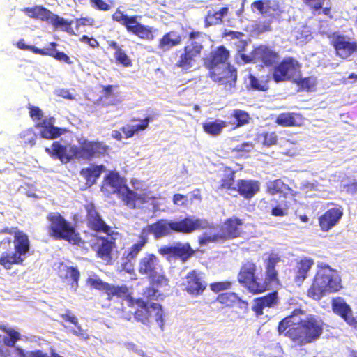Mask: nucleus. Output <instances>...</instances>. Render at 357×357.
Wrapping results in <instances>:
<instances>
[{
    "label": "nucleus",
    "mask_w": 357,
    "mask_h": 357,
    "mask_svg": "<svg viewBox=\"0 0 357 357\" xmlns=\"http://www.w3.org/2000/svg\"><path fill=\"white\" fill-rule=\"evenodd\" d=\"M207 227V222L198 218L188 215L180 220L159 219L143 227L139 235V241L126 250L120 258L122 271L132 273L136 259L149 241V235L153 234L159 239L172 233L191 234L195 231Z\"/></svg>",
    "instance_id": "f257e3e1"
},
{
    "label": "nucleus",
    "mask_w": 357,
    "mask_h": 357,
    "mask_svg": "<svg viewBox=\"0 0 357 357\" xmlns=\"http://www.w3.org/2000/svg\"><path fill=\"white\" fill-rule=\"evenodd\" d=\"M281 261L280 256L271 252L264 259V278L257 273V265L253 259H245L240 266L237 275L238 282L252 295L262 294L270 289L273 284L279 283L278 272L275 268Z\"/></svg>",
    "instance_id": "f03ea898"
},
{
    "label": "nucleus",
    "mask_w": 357,
    "mask_h": 357,
    "mask_svg": "<svg viewBox=\"0 0 357 357\" xmlns=\"http://www.w3.org/2000/svg\"><path fill=\"white\" fill-rule=\"evenodd\" d=\"M304 312L299 308L294 310L278 324V332L301 347L316 341L323 333V323L313 315L302 319Z\"/></svg>",
    "instance_id": "7ed1b4c3"
},
{
    "label": "nucleus",
    "mask_w": 357,
    "mask_h": 357,
    "mask_svg": "<svg viewBox=\"0 0 357 357\" xmlns=\"http://www.w3.org/2000/svg\"><path fill=\"white\" fill-rule=\"evenodd\" d=\"M109 150V146L105 142L88 139L80 142L79 146L73 145L69 149L59 141H54L51 147L45 149L50 156L59 160L63 164L70 162L74 158L90 161L95 158L104 157L108 154Z\"/></svg>",
    "instance_id": "20e7f679"
},
{
    "label": "nucleus",
    "mask_w": 357,
    "mask_h": 357,
    "mask_svg": "<svg viewBox=\"0 0 357 357\" xmlns=\"http://www.w3.org/2000/svg\"><path fill=\"white\" fill-rule=\"evenodd\" d=\"M122 315L125 319L133 317L137 321L149 325L153 316L160 328L164 325V312L162 305L158 303H148L141 298H134L128 307H122Z\"/></svg>",
    "instance_id": "39448f33"
},
{
    "label": "nucleus",
    "mask_w": 357,
    "mask_h": 357,
    "mask_svg": "<svg viewBox=\"0 0 357 357\" xmlns=\"http://www.w3.org/2000/svg\"><path fill=\"white\" fill-rule=\"evenodd\" d=\"M47 229L50 236L56 240H64L72 245H80L83 241L75 227L61 213L51 212L47 215Z\"/></svg>",
    "instance_id": "423d86ee"
},
{
    "label": "nucleus",
    "mask_w": 357,
    "mask_h": 357,
    "mask_svg": "<svg viewBox=\"0 0 357 357\" xmlns=\"http://www.w3.org/2000/svg\"><path fill=\"white\" fill-rule=\"evenodd\" d=\"M266 191L270 195H279L278 199H274L275 206L271 211L275 217H283L287 214L291 201L295 200L296 192L281 178H276L266 184Z\"/></svg>",
    "instance_id": "0eeeda50"
},
{
    "label": "nucleus",
    "mask_w": 357,
    "mask_h": 357,
    "mask_svg": "<svg viewBox=\"0 0 357 357\" xmlns=\"http://www.w3.org/2000/svg\"><path fill=\"white\" fill-rule=\"evenodd\" d=\"M137 271L139 275L145 276L153 284H162L169 280L159 258L153 253H146L139 259Z\"/></svg>",
    "instance_id": "6e6552de"
},
{
    "label": "nucleus",
    "mask_w": 357,
    "mask_h": 357,
    "mask_svg": "<svg viewBox=\"0 0 357 357\" xmlns=\"http://www.w3.org/2000/svg\"><path fill=\"white\" fill-rule=\"evenodd\" d=\"M86 283L91 287L104 291L107 295L108 301H111L114 297L116 298L123 299L126 303V306L130 304L134 299L132 293L130 291L129 288L125 285H114L107 282L102 281L97 275L94 277H89L86 280Z\"/></svg>",
    "instance_id": "1a4fd4ad"
},
{
    "label": "nucleus",
    "mask_w": 357,
    "mask_h": 357,
    "mask_svg": "<svg viewBox=\"0 0 357 357\" xmlns=\"http://www.w3.org/2000/svg\"><path fill=\"white\" fill-rule=\"evenodd\" d=\"M271 72V79L275 83L293 82L301 72V64L292 56H285L273 66Z\"/></svg>",
    "instance_id": "9d476101"
},
{
    "label": "nucleus",
    "mask_w": 357,
    "mask_h": 357,
    "mask_svg": "<svg viewBox=\"0 0 357 357\" xmlns=\"http://www.w3.org/2000/svg\"><path fill=\"white\" fill-rule=\"evenodd\" d=\"M240 57L245 63H253L270 68L279 61L280 54L268 45H259L254 47L249 54L241 53Z\"/></svg>",
    "instance_id": "9b49d317"
},
{
    "label": "nucleus",
    "mask_w": 357,
    "mask_h": 357,
    "mask_svg": "<svg viewBox=\"0 0 357 357\" xmlns=\"http://www.w3.org/2000/svg\"><path fill=\"white\" fill-rule=\"evenodd\" d=\"M314 276L328 294H335L342 289L340 275L328 264L319 265Z\"/></svg>",
    "instance_id": "f8f14e48"
},
{
    "label": "nucleus",
    "mask_w": 357,
    "mask_h": 357,
    "mask_svg": "<svg viewBox=\"0 0 357 357\" xmlns=\"http://www.w3.org/2000/svg\"><path fill=\"white\" fill-rule=\"evenodd\" d=\"M208 77L213 82L223 86L225 90L231 91L236 88L237 70L227 63L208 71Z\"/></svg>",
    "instance_id": "ddd939ff"
},
{
    "label": "nucleus",
    "mask_w": 357,
    "mask_h": 357,
    "mask_svg": "<svg viewBox=\"0 0 357 357\" xmlns=\"http://www.w3.org/2000/svg\"><path fill=\"white\" fill-rule=\"evenodd\" d=\"M330 43L335 50L337 56L347 59L352 54L357 53V42L351 40L348 36L335 31L328 36Z\"/></svg>",
    "instance_id": "4468645a"
},
{
    "label": "nucleus",
    "mask_w": 357,
    "mask_h": 357,
    "mask_svg": "<svg viewBox=\"0 0 357 357\" xmlns=\"http://www.w3.org/2000/svg\"><path fill=\"white\" fill-rule=\"evenodd\" d=\"M202 50L203 45L202 43L195 40H191L184 46L182 53L175 63V66L182 70H190L197 63Z\"/></svg>",
    "instance_id": "2eb2a0df"
},
{
    "label": "nucleus",
    "mask_w": 357,
    "mask_h": 357,
    "mask_svg": "<svg viewBox=\"0 0 357 357\" xmlns=\"http://www.w3.org/2000/svg\"><path fill=\"white\" fill-rule=\"evenodd\" d=\"M182 285L183 291L192 296L202 295L206 289V282L204 274L200 271L193 269L189 271L183 278Z\"/></svg>",
    "instance_id": "dca6fc26"
},
{
    "label": "nucleus",
    "mask_w": 357,
    "mask_h": 357,
    "mask_svg": "<svg viewBox=\"0 0 357 357\" xmlns=\"http://www.w3.org/2000/svg\"><path fill=\"white\" fill-rule=\"evenodd\" d=\"M158 253L167 258L178 259L183 262L186 261L195 254L189 243H182L176 242L172 245H163L160 247Z\"/></svg>",
    "instance_id": "f3484780"
},
{
    "label": "nucleus",
    "mask_w": 357,
    "mask_h": 357,
    "mask_svg": "<svg viewBox=\"0 0 357 357\" xmlns=\"http://www.w3.org/2000/svg\"><path fill=\"white\" fill-rule=\"evenodd\" d=\"M243 220L236 216L227 218L219 227L218 234L222 242L241 236Z\"/></svg>",
    "instance_id": "a211bd4d"
},
{
    "label": "nucleus",
    "mask_w": 357,
    "mask_h": 357,
    "mask_svg": "<svg viewBox=\"0 0 357 357\" xmlns=\"http://www.w3.org/2000/svg\"><path fill=\"white\" fill-rule=\"evenodd\" d=\"M138 18H140V16L128 15L123 24L127 31L137 36L142 40H153L155 38L153 29L139 22Z\"/></svg>",
    "instance_id": "6ab92c4d"
},
{
    "label": "nucleus",
    "mask_w": 357,
    "mask_h": 357,
    "mask_svg": "<svg viewBox=\"0 0 357 357\" xmlns=\"http://www.w3.org/2000/svg\"><path fill=\"white\" fill-rule=\"evenodd\" d=\"M84 208L86 211V220L88 228L96 232L109 234L111 231L110 226L102 219L94 204L92 203L86 204Z\"/></svg>",
    "instance_id": "aec40b11"
},
{
    "label": "nucleus",
    "mask_w": 357,
    "mask_h": 357,
    "mask_svg": "<svg viewBox=\"0 0 357 357\" xmlns=\"http://www.w3.org/2000/svg\"><path fill=\"white\" fill-rule=\"evenodd\" d=\"M126 179L116 171H109L102 181L100 190L107 196L117 195L126 185Z\"/></svg>",
    "instance_id": "412c9836"
},
{
    "label": "nucleus",
    "mask_w": 357,
    "mask_h": 357,
    "mask_svg": "<svg viewBox=\"0 0 357 357\" xmlns=\"http://www.w3.org/2000/svg\"><path fill=\"white\" fill-rule=\"evenodd\" d=\"M250 8L253 13L271 19L279 17L282 12L280 3L275 0H256L251 3Z\"/></svg>",
    "instance_id": "4be33fe9"
},
{
    "label": "nucleus",
    "mask_w": 357,
    "mask_h": 357,
    "mask_svg": "<svg viewBox=\"0 0 357 357\" xmlns=\"http://www.w3.org/2000/svg\"><path fill=\"white\" fill-rule=\"evenodd\" d=\"M229 57V51L224 45H220L204 57L203 65L210 71L229 63L227 62Z\"/></svg>",
    "instance_id": "5701e85b"
},
{
    "label": "nucleus",
    "mask_w": 357,
    "mask_h": 357,
    "mask_svg": "<svg viewBox=\"0 0 357 357\" xmlns=\"http://www.w3.org/2000/svg\"><path fill=\"white\" fill-rule=\"evenodd\" d=\"M96 244V257L105 261L106 264H112V253L116 248L115 238L113 237L98 236Z\"/></svg>",
    "instance_id": "b1692460"
},
{
    "label": "nucleus",
    "mask_w": 357,
    "mask_h": 357,
    "mask_svg": "<svg viewBox=\"0 0 357 357\" xmlns=\"http://www.w3.org/2000/svg\"><path fill=\"white\" fill-rule=\"evenodd\" d=\"M29 15L35 19H40L51 24L55 29H59V25L63 24V17L52 13L50 10L43 6H35L26 8L24 10Z\"/></svg>",
    "instance_id": "393cba45"
},
{
    "label": "nucleus",
    "mask_w": 357,
    "mask_h": 357,
    "mask_svg": "<svg viewBox=\"0 0 357 357\" xmlns=\"http://www.w3.org/2000/svg\"><path fill=\"white\" fill-rule=\"evenodd\" d=\"M333 312L340 317L347 324L357 327V319L353 316L351 307L342 297H336L331 300Z\"/></svg>",
    "instance_id": "a878e982"
},
{
    "label": "nucleus",
    "mask_w": 357,
    "mask_h": 357,
    "mask_svg": "<svg viewBox=\"0 0 357 357\" xmlns=\"http://www.w3.org/2000/svg\"><path fill=\"white\" fill-rule=\"evenodd\" d=\"M343 215L340 207H333L326 210L319 218V225L322 231H328L335 227Z\"/></svg>",
    "instance_id": "bb28decb"
},
{
    "label": "nucleus",
    "mask_w": 357,
    "mask_h": 357,
    "mask_svg": "<svg viewBox=\"0 0 357 357\" xmlns=\"http://www.w3.org/2000/svg\"><path fill=\"white\" fill-rule=\"evenodd\" d=\"M260 190V183L252 179H239L236 183V188L238 195L245 199H251Z\"/></svg>",
    "instance_id": "cd10ccee"
},
{
    "label": "nucleus",
    "mask_w": 357,
    "mask_h": 357,
    "mask_svg": "<svg viewBox=\"0 0 357 357\" xmlns=\"http://www.w3.org/2000/svg\"><path fill=\"white\" fill-rule=\"evenodd\" d=\"M215 302L220 303L222 308H231L236 305L240 308L247 309L248 303L243 300L236 292L228 291L219 294Z\"/></svg>",
    "instance_id": "c85d7f7f"
},
{
    "label": "nucleus",
    "mask_w": 357,
    "mask_h": 357,
    "mask_svg": "<svg viewBox=\"0 0 357 357\" xmlns=\"http://www.w3.org/2000/svg\"><path fill=\"white\" fill-rule=\"evenodd\" d=\"M278 303V294L277 291H273L265 296L258 297L254 299L252 306V311L257 316H261L264 314L265 307H272Z\"/></svg>",
    "instance_id": "c756f323"
},
{
    "label": "nucleus",
    "mask_w": 357,
    "mask_h": 357,
    "mask_svg": "<svg viewBox=\"0 0 357 357\" xmlns=\"http://www.w3.org/2000/svg\"><path fill=\"white\" fill-rule=\"evenodd\" d=\"M54 118L44 119L36 122L35 127L40 129V135L45 139H53L63 134L62 129L53 125Z\"/></svg>",
    "instance_id": "7c9ffc66"
},
{
    "label": "nucleus",
    "mask_w": 357,
    "mask_h": 357,
    "mask_svg": "<svg viewBox=\"0 0 357 357\" xmlns=\"http://www.w3.org/2000/svg\"><path fill=\"white\" fill-rule=\"evenodd\" d=\"M314 264V262L312 259L306 257L296 261L294 268V281L298 286L302 285Z\"/></svg>",
    "instance_id": "2f4dec72"
},
{
    "label": "nucleus",
    "mask_w": 357,
    "mask_h": 357,
    "mask_svg": "<svg viewBox=\"0 0 357 357\" xmlns=\"http://www.w3.org/2000/svg\"><path fill=\"white\" fill-rule=\"evenodd\" d=\"M304 120V117L300 113L283 112L277 116L275 123L282 127H296L302 126Z\"/></svg>",
    "instance_id": "473e14b6"
},
{
    "label": "nucleus",
    "mask_w": 357,
    "mask_h": 357,
    "mask_svg": "<svg viewBox=\"0 0 357 357\" xmlns=\"http://www.w3.org/2000/svg\"><path fill=\"white\" fill-rule=\"evenodd\" d=\"M149 281V285L143 289L142 298L148 303H154L160 298L162 299V294L160 293L159 289L169 286V280H165L162 284H153L151 280Z\"/></svg>",
    "instance_id": "72a5a7b5"
},
{
    "label": "nucleus",
    "mask_w": 357,
    "mask_h": 357,
    "mask_svg": "<svg viewBox=\"0 0 357 357\" xmlns=\"http://www.w3.org/2000/svg\"><path fill=\"white\" fill-rule=\"evenodd\" d=\"M105 170L104 165H91L88 167L80 170V175L85 179L86 185L91 187L93 185L102 172Z\"/></svg>",
    "instance_id": "f704fd0d"
},
{
    "label": "nucleus",
    "mask_w": 357,
    "mask_h": 357,
    "mask_svg": "<svg viewBox=\"0 0 357 357\" xmlns=\"http://www.w3.org/2000/svg\"><path fill=\"white\" fill-rule=\"evenodd\" d=\"M181 42L182 36L175 31H170L164 34L159 40L158 48L163 52H167L180 45Z\"/></svg>",
    "instance_id": "c9c22d12"
},
{
    "label": "nucleus",
    "mask_w": 357,
    "mask_h": 357,
    "mask_svg": "<svg viewBox=\"0 0 357 357\" xmlns=\"http://www.w3.org/2000/svg\"><path fill=\"white\" fill-rule=\"evenodd\" d=\"M59 316L63 321L70 323L75 326V328L70 331L73 335L82 340L89 338L88 334L79 324L77 317L70 310H66L65 312L60 314Z\"/></svg>",
    "instance_id": "e433bc0d"
},
{
    "label": "nucleus",
    "mask_w": 357,
    "mask_h": 357,
    "mask_svg": "<svg viewBox=\"0 0 357 357\" xmlns=\"http://www.w3.org/2000/svg\"><path fill=\"white\" fill-rule=\"evenodd\" d=\"M247 79L248 84H247V89L249 90L266 91L269 89V81L271 79L270 75L268 74L261 77H257L255 75L250 73L248 75Z\"/></svg>",
    "instance_id": "4c0bfd02"
},
{
    "label": "nucleus",
    "mask_w": 357,
    "mask_h": 357,
    "mask_svg": "<svg viewBox=\"0 0 357 357\" xmlns=\"http://www.w3.org/2000/svg\"><path fill=\"white\" fill-rule=\"evenodd\" d=\"M118 197L123 202V204L130 208L134 209L136 208V202L139 200L144 202L145 200L142 195H138L128 188L126 185L125 188L122 189L121 192L117 194Z\"/></svg>",
    "instance_id": "58836bf2"
},
{
    "label": "nucleus",
    "mask_w": 357,
    "mask_h": 357,
    "mask_svg": "<svg viewBox=\"0 0 357 357\" xmlns=\"http://www.w3.org/2000/svg\"><path fill=\"white\" fill-rule=\"evenodd\" d=\"M15 252L18 254L21 257L25 256L30 249V241L28 236L22 231L15 232V238L14 239Z\"/></svg>",
    "instance_id": "ea45409f"
},
{
    "label": "nucleus",
    "mask_w": 357,
    "mask_h": 357,
    "mask_svg": "<svg viewBox=\"0 0 357 357\" xmlns=\"http://www.w3.org/2000/svg\"><path fill=\"white\" fill-rule=\"evenodd\" d=\"M108 47L114 50V56L117 63L124 67H130L132 62L131 59L127 55L125 50L114 40L108 41Z\"/></svg>",
    "instance_id": "a19ab883"
},
{
    "label": "nucleus",
    "mask_w": 357,
    "mask_h": 357,
    "mask_svg": "<svg viewBox=\"0 0 357 357\" xmlns=\"http://www.w3.org/2000/svg\"><path fill=\"white\" fill-rule=\"evenodd\" d=\"M118 88V86L108 84L102 86V96L100 98L101 101L106 102L107 105H116L121 102V98L119 93H114V89Z\"/></svg>",
    "instance_id": "79ce46f5"
},
{
    "label": "nucleus",
    "mask_w": 357,
    "mask_h": 357,
    "mask_svg": "<svg viewBox=\"0 0 357 357\" xmlns=\"http://www.w3.org/2000/svg\"><path fill=\"white\" fill-rule=\"evenodd\" d=\"M229 8L227 6L222 7L218 10H209L205 17V24L206 26L220 24L222 22V18L227 15Z\"/></svg>",
    "instance_id": "37998d69"
},
{
    "label": "nucleus",
    "mask_w": 357,
    "mask_h": 357,
    "mask_svg": "<svg viewBox=\"0 0 357 357\" xmlns=\"http://www.w3.org/2000/svg\"><path fill=\"white\" fill-rule=\"evenodd\" d=\"M302 2L311 10L314 15H320L329 16L331 17V6L324 7L325 0H301Z\"/></svg>",
    "instance_id": "c03bdc74"
},
{
    "label": "nucleus",
    "mask_w": 357,
    "mask_h": 357,
    "mask_svg": "<svg viewBox=\"0 0 357 357\" xmlns=\"http://www.w3.org/2000/svg\"><path fill=\"white\" fill-rule=\"evenodd\" d=\"M57 44L55 42L50 43V47L43 49L42 56H50L54 58L56 60L64 62L67 64H72V61L70 57L65 54L63 52H59L56 50Z\"/></svg>",
    "instance_id": "a18cd8bd"
},
{
    "label": "nucleus",
    "mask_w": 357,
    "mask_h": 357,
    "mask_svg": "<svg viewBox=\"0 0 357 357\" xmlns=\"http://www.w3.org/2000/svg\"><path fill=\"white\" fill-rule=\"evenodd\" d=\"M153 120V117L146 116L144 119L140 121V123L135 126H126L121 128V131L125 135L126 139L133 137L139 131L146 130L150 121Z\"/></svg>",
    "instance_id": "49530a36"
},
{
    "label": "nucleus",
    "mask_w": 357,
    "mask_h": 357,
    "mask_svg": "<svg viewBox=\"0 0 357 357\" xmlns=\"http://www.w3.org/2000/svg\"><path fill=\"white\" fill-rule=\"evenodd\" d=\"M0 330L7 334L3 337V343L8 347H14L16 342L21 340L20 333L13 328H8L3 324H0Z\"/></svg>",
    "instance_id": "de8ad7c7"
},
{
    "label": "nucleus",
    "mask_w": 357,
    "mask_h": 357,
    "mask_svg": "<svg viewBox=\"0 0 357 357\" xmlns=\"http://www.w3.org/2000/svg\"><path fill=\"white\" fill-rule=\"evenodd\" d=\"M326 294L328 293L320 284L319 281L314 276L310 287L306 291L307 296L311 299L319 301Z\"/></svg>",
    "instance_id": "09e8293b"
},
{
    "label": "nucleus",
    "mask_w": 357,
    "mask_h": 357,
    "mask_svg": "<svg viewBox=\"0 0 357 357\" xmlns=\"http://www.w3.org/2000/svg\"><path fill=\"white\" fill-rule=\"evenodd\" d=\"M24 258L16 252L3 253L0 257V264L6 270H10L13 264L23 265Z\"/></svg>",
    "instance_id": "8fccbe9b"
},
{
    "label": "nucleus",
    "mask_w": 357,
    "mask_h": 357,
    "mask_svg": "<svg viewBox=\"0 0 357 357\" xmlns=\"http://www.w3.org/2000/svg\"><path fill=\"white\" fill-rule=\"evenodd\" d=\"M230 117L233 118L234 121L229 122L227 125H231L234 128H238L248 124L250 119L249 114L246 111L238 109L233 110Z\"/></svg>",
    "instance_id": "3c124183"
},
{
    "label": "nucleus",
    "mask_w": 357,
    "mask_h": 357,
    "mask_svg": "<svg viewBox=\"0 0 357 357\" xmlns=\"http://www.w3.org/2000/svg\"><path fill=\"white\" fill-rule=\"evenodd\" d=\"M63 270L65 271V274L63 275H61V278L70 282L73 287H75V289L77 288L80 278V272L78 268L74 266H65L63 267Z\"/></svg>",
    "instance_id": "603ef678"
},
{
    "label": "nucleus",
    "mask_w": 357,
    "mask_h": 357,
    "mask_svg": "<svg viewBox=\"0 0 357 357\" xmlns=\"http://www.w3.org/2000/svg\"><path fill=\"white\" fill-rule=\"evenodd\" d=\"M227 126V123L224 121H208L202 123L204 131L212 136L220 134L222 129Z\"/></svg>",
    "instance_id": "864d4df0"
},
{
    "label": "nucleus",
    "mask_w": 357,
    "mask_h": 357,
    "mask_svg": "<svg viewBox=\"0 0 357 357\" xmlns=\"http://www.w3.org/2000/svg\"><path fill=\"white\" fill-rule=\"evenodd\" d=\"M63 24L59 25V28H61L63 31L68 33L70 36H79L81 33V27L83 26L79 20H72L68 21L63 17Z\"/></svg>",
    "instance_id": "5fc2aeb1"
},
{
    "label": "nucleus",
    "mask_w": 357,
    "mask_h": 357,
    "mask_svg": "<svg viewBox=\"0 0 357 357\" xmlns=\"http://www.w3.org/2000/svg\"><path fill=\"white\" fill-rule=\"evenodd\" d=\"M18 137L22 146L33 147L36 144L38 135L33 128H28L22 131Z\"/></svg>",
    "instance_id": "6e6d98bb"
},
{
    "label": "nucleus",
    "mask_w": 357,
    "mask_h": 357,
    "mask_svg": "<svg viewBox=\"0 0 357 357\" xmlns=\"http://www.w3.org/2000/svg\"><path fill=\"white\" fill-rule=\"evenodd\" d=\"M257 140L263 146L270 147L278 144V136L275 132L264 131L257 135Z\"/></svg>",
    "instance_id": "4d7b16f0"
},
{
    "label": "nucleus",
    "mask_w": 357,
    "mask_h": 357,
    "mask_svg": "<svg viewBox=\"0 0 357 357\" xmlns=\"http://www.w3.org/2000/svg\"><path fill=\"white\" fill-rule=\"evenodd\" d=\"M235 173L234 171H231L229 174H225L220 179L218 188L227 191H235L236 188V185H235Z\"/></svg>",
    "instance_id": "13d9d810"
},
{
    "label": "nucleus",
    "mask_w": 357,
    "mask_h": 357,
    "mask_svg": "<svg viewBox=\"0 0 357 357\" xmlns=\"http://www.w3.org/2000/svg\"><path fill=\"white\" fill-rule=\"evenodd\" d=\"M15 351L20 357H63L57 353L52 352L50 356L41 350H34L25 352L22 349L17 347Z\"/></svg>",
    "instance_id": "bf43d9fd"
},
{
    "label": "nucleus",
    "mask_w": 357,
    "mask_h": 357,
    "mask_svg": "<svg viewBox=\"0 0 357 357\" xmlns=\"http://www.w3.org/2000/svg\"><path fill=\"white\" fill-rule=\"evenodd\" d=\"M293 82H296L297 85L302 89H305L307 91H310L316 85V79L312 77L299 78L298 79L294 78Z\"/></svg>",
    "instance_id": "052dcab7"
},
{
    "label": "nucleus",
    "mask_w": 357,
    "mask_h": 357,
    "mask_svg": "<svg viewBox=\"0 0 357 357\" xmlns=\"http://www.w3.org/2000/svg\"><path fill=\"white\" fill-rule=\"evenodd\" d=\"M231 286L232 282L229 280L213 282L209 285L210 289L215 294L230 289Z\"/></svg>",
    "instance_id": "680f3d73"
},
{
    "label": "nucleus",
    "mask_w": 357,
    "mask_h": 357,
    "mask_svg": "<svg viewBox=\"0 0 357 357\" xmlns=\"http://www.w3.org/2000/svg\"><path fill=\"white\" fill-rule=\"evenodd\" d=\"M198 241L200 245H204L211 242H222L218 232L213 235L204 233L199 237Z\"/></svg>",
    "instance_id": "e2e57ef3"
},
{
    "label": "nucleus",
    "mask_w": 357,
    "mask_h": 357,
    "mask_svg": "<svg viewBox=\"0 0 357 357\" xmlns=\"http://www.w3.org/2000/svg\"><path fill=\"white\" fill-rule=\"evenodd\" d=\"M16 46L17 48L22 50H29L33 52L36 54L41 55L43 53V49L38 48L33 45H26L24 42V39H20L16 43Z\"/></svg>",
    "instance_id": "0e129e2a"
},
{
    "label": "nucleus",
    "mask_w": 357,
    "mask_h": 357,
    "mask_svg": "<svg viewBox=\"0 0 357 357\" xmlns=\"http://www.w3.org/2000/svg\"><path fill=\"white\" fill-rule=\"evenodd\" d=\"M29 116L33 121H40L43 119V112L38 107L29 105Z\"/></svg>",
    "instance_id": "69168bd1"
},
{
    "label": "nucleus",
    "mask_w": 357,
    "mask_h": 357,
    "mask_svg": "<svg viewBox=\"0 0 357 357\" xmlns=\"http://www.w3.org/2000/svg\"><path fill=\"white\" fill-rule=\"evenodd\" d=\"M172 202L174 204L179 206H185L189 204L188 197L179 193H176L173 195Z\"/></svg>",
    "instance_id": "338daca9"
},
{
    "label": "nucleus",
    "mask_w": 357,
    "mask_h": 357,
    "mask_svg": "<svg viewBox=\"0 0 357 357\" xmlns=\"http://www.w3.org/2000/svg\"><path fill=\"white\" fill-rule=\"evenodd\" d=\"M128 17V15L125 14L119 9H116V10L112 15V18L114 21L117 22L122 25L124 24V22L126 20Z\"/></svg>",
    "instance_id": "774afa93"
}]
</instances>
